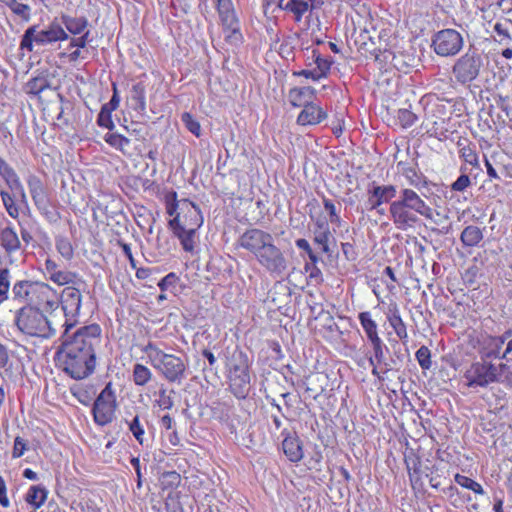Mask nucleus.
Wrapping results in <instances>:
<instances>
[{
	"label": "nucleus",
	"mask_w": 512,
	"mask_h": 512,
	"mask_svg": "<svg viewBox=\"0 0 512 512\" xmlns=\"http://www.w3.org/2000/svg\"><path fill=\"white\" fill-rule=\"evenodd\" d=\"M388 61H390L398 70H404L405 68L413 67L415 59L410 55L405 56L402 53L395 54L390 50L384 49L383 62Z\"/></svg>",
	"instance_id": "nucleus-30"
},
{
	"label": "nucleus",
	"mask_w": 512,
	"mask_h": 512,
	"mask_svg": "<svg viewBox=\"0 0 512 512\" xmlns=\"http://www.w3.org/2000/svg\"><path fill=\"white\" fill-rule=\"evenodd\" d=\"M181 121L185 125L188 131H190L196 137L201 135L200 123L188 112H184L181 115Z\"/></svg>",
	"instance_id": "nucleus-50"
},
{
	"label": "nucleus",
	"mask_w": 512,
	"mask_h": 512,
	"mask_svg": "<svg viewBox=\"0 0 512 512\" xmlns=\"http://www.w3.org/2000/svg\"><path fill=\"white\" fill-rule=\"evenodd\" d=\"M1 246L7 254L14 253L21 248L20 239L14 228L7 226L0 232Z\"/></svg>",
	"instance_id": "nucleus-25"
},
{
	"label": "nucleus",
	"mask_w": 512,
	"mask_h": 512,
	"mask_svg": "<svg viewBox=\"0 0 512 512\" xmlns=\"http://www.w3.org/2000/svg\"><path fill=\"white\" fill-rule=\"evenodd\" d=\"M181 205L189 207L188 214L190 217V223L186 224L187 228L197 231L203 224V216L201 214L200 208L188 199H183L181 201Z\"/></svg>",
	"instance_id": "nucleus-33"
},
{
	"label": "nucleus",
	"mask_w": 512,
	"mask_h": 512,
	"mask_svg": "<svg viewBox=\"0 0 512 512\" xmlns=\"http://www.w3.org/2000/svg\"><path fill=\"white\" fill-rule=\"evenodd\" d=\"M44 313L36 306L24 305L16 312L15 324L23 334L44 338L52 337L56 334V329Z\"/></svg>",
	"instance_id": "nucleus-3"
},
{
	"label": "nucleus",
	"mask_w": 512,
	"mask_h": 512,
	"mask_svg": "<svg viewBox=\"0 0 512 512\" xmlns=\"http://www.w3.org/2000/svg\"><path fill=\"white\" fill-rule=\"evenodd\" d=\"M10 289V270L8 268L0 269V304L8 299Z\"/></svg>",
	"instance_id": "nucleus-48"
},
{
	"label": "nucleus",
	"mask_w": 512,
	"mask_h": 512,
	"mask_svg": "<svg viewBox=\"0 0 512 512\" xmlns=\"http://www.w3.org/2000/svg\"><path fill=\"white\" fill-rule=\"evenodd\" d=\"M7 5L12 10V12L21 17L22 20L26 22L30 20L31 8L29 5L19 3L17 0H11Z\"/></svg>",
	"instance_id": "nucleus-51"
},
{
	"label": "nucleus",
	"mask_w": 512,
	"mask_h": 512,
	"mask_svg": "<svg viewBox=\"0 0 512 512\" xmlns=\"http://www.w3.org/2000/svg\"><path fill=\"white\" fill-rule=\"evenodd\" d=\"M384 49L381 47L380 36L376 40L367 31L360 34L359 51L365 57H373L376 61L383 62Z\"/></svg>",
	"instance_id": "nucleus-17"
},
{
	"label": "nucleus",
	"mask_w": 512,
	"mask_h": 512,
	"mask_svg": "<svg viewBox=\"0 0 512 512\" xmlns=\"http://www.w3.org/2000/svg\"><path fill=\"white\" fill-rule=\"evenodd\" d=\"M125 422L136 441L143 446L145 444V430L143 425L140 423L139 415H135L131 421L125 420Z\"/></svg>",
	"instance_id": "nucleus-43"
},
{
	"label": "nucleus",
	"mask_w": 512,
	"mask_h": 512,
	"mask_svg": "<svg viewBox=\"0 0 512 512\" xmlns=\"http://www.w3.org/2000/svg\"><path fill=\"white\" fill-rule=\"evenodd\" d=\"M509 335L505 341V348L503 349V360L506 362L512 361V328H508L503 332V335Z\"/></svg>",
	"instance_id": "nucleus-62"
},
{
	"label": "nucleus",
	"mask_w": 512,
	"mask_h": 512,
	"mask_svg": "<svg viewBox=\"0 0 512 512\" xmlns=\"http://www.w3.org/2000/svg\"><path fill=\"white\" fill-rule=\"evenodd\" d=\"M146 87L143 82H137L132 85L129 94L130 107L139 115H146Z\"/></svg>",
	"instance_id": "nucleus-23"
},
{
	"label": "nucleus",
	"mask_w": 512,
	"mask_h": 512,
	"mask_svg": "<svg viewBox=\"0 0 512 512\" xmlns=\"http://www.w3.org/2000/svg\"><path fill=\"white\" fill-rule=\"evenodd\" d=\"M27 184L35 206L43 204V202L49 198L47 189L41 179L36 175H30L27 179Z\"/></svg>",
	"instance_id": "nucleus-24"
},
{
	"label": "nucleus",
	"mask_w": 512,
	"mask_h": 512,
	"mask_svg": "<svg viewBox=\"0 0 512 512\" xmlns=\"http://www.w3.org/2000/svg\"><path fill=\"white\" fill-rule=\"evenodd\" d=\"M77 275L73 272L69 271H58L57 273H53L49 279L58 285H66L70 283H75V279Z\"/></svg>",
	"instance_id": "nucleus-52"
},
{
	"label": "nucleus",
	"mask_w": 512,
	"mask_h": 512,
	"mask_svg": "<svg viewBox=\"0 0 512 512\" xmlns=\"http://www.w3.org/2000/svg\"><path fill=\"white\" fill-rule=\"evenodd\" d=\"M463 44V37L458 31L443 29L433 35L431 47L438 56L450 57L458 54Z\"/></svg>",
	"instance_id": "nucleus-10"
},
{
	"label": "nucleus",
	"mask_w": 512,
	"mask_h": 512,
	"mask_svg": "<svg viewBox=\"0 0 512 512\" xmlns=\"http://www.w3.org/2000/svg\"><path fill=\"white\" fill-rule=\"evenodd\" d=\"M27 450V442L20 436H17L14 440V446L12 450V458H20Z\"/></svg>",
	"instance_id": "nucleus-64"
},
{
	"label": "nucleus",
	"mask_w": 512,
	"mask_h": 512,
	"mask_svg": "<svg viewBox=\"0 0 512 512\" xmlns=\"http://www.w3.org/2000/svg\"><path fill=\"white\" fill-rule=\"evenodd\" d=\"M398 167H402L401 172L409 181V183L415 187H419L421 184V175L418 173L416 167L408 166L403 162L398 163Z\"/></svg>",
	"instance_id": "nucleus-47"
},
{
	"label": "nucleus",
	"mask_w": 512,
	"mask_h": 512,
	"mask_svg": "<svg viewBox=\"0 0 512 512\" xmlns=\"http://www.w3.org/2000/svg\"><path fill=\"white\" fill-rule=\"evenodd\" d=\"M36 208L50 223H56L61 219L60 213L52 205L49 198L43 204L36 205Z\"/></svg>",
	"instance_id": "nucleus-42"
},
{
	"label": "nucleus",
	"mask_w": 512,
	"mask_h": 512,
	"mask_svg": "<svg viewBox=\"0 0 512 512\" xmlns=\"http://www.w3.org/2000/svg\"><path fill=\"white\" fill-rule=\"evenodd\" d=\"M229 389L238 399H245L251 390L250 361L246 353L235 349L228 360Z\"/></svg>",
	"instance_id": "nucleus-4"
},
{
	"label": "nucleus",
	"mask_w": 512,
	"mask_h": 512,
	"mask_svg": "<svg viewBox=\"0 0 512 512\" xmlns=\"http://www.w3.org/2000/svg\"><path fill=\"white\" fill-rule=\"evenodd\" d=\"M373 347L374 357L377 360L378 364H381L385 367V362H388V358L384 355V349L387 350V347L383 344L382 340L371 344Z\"/></svg>",
	"instance_id": "nucleus-60"
},
{
	"label": "nucleus",
	"mask_w": 512,
	"mask_h": 512,
	"mask_svg": "<svg viewBox=\"0 0 512 512\" xmlns=\"http://www.w3.org/2000/svg\"><path fill=\"white\" fill-rule=\"evenodd\" d=\"M133 382L137 386H145L152 378V373L148 367L143 364L136 363L133 366Z\"/></svg>",
	"instance_id": "nucleus-37"
},
{
	"label": "nucleus",
	"mask_w": 512,
	"mask_h": 512,
	"mask_svg": "<svg viewBox=\"0 0 512 512\" xmlns=\"http://www.w3.org/2000/svg\"><path fill=\"white\" fill-rule=\"evenodd\" d=\"M162 478L166 487H177L181 481V476L176 471L164 472Z\"/></svg>",
	"instance_id": "nucleus-61"
},
{
	"label": "nucleus",
	"mask_w": 512,
	"mask_h": 512,
	"mask_svg": "<svg viewBox=\"0 0 512 512\" xmlns=\"http://www.w3.org/2000/svg\"><path fill=\"white\" fill-rule=\"evenodd\" d=\"M0 197L8 215L14 219L19 216V207L16 205L14 197L5 190L0 191Z\"/></svg>",
	"instance_id": "nucleus-45"
},
{
	"label": "nucleus",
	"mask_w": 512,
	"mask_h": 512,
	"mask_svg": "<svg viewBox=\"0 0 512 512\" xmlns=\"http://www.w3.org/2000/svg\"><path fill=\"white\" fill-rule=\"evenodd\" d=\"M56 249L57 251L67 260L71 259L73 256V247L70 241L66 237H57L56 238Z\"/></svg>",
	"instance_id": "nucleus-54"
},
{
	"label": "nucleus",
	"mask_w": 512,
	"mask_h": 512,
	"mask_svg": "<svg viewBox=\"0 0 512 512\" xmlns=\"http://www.w3.org/2000/svg\"><path fill=\"white\" fill-rule=\"evenodd\" d=\"M196 232V230L190 228H186L180 233L176 232V237L180 240V243L184 251H194Z\"/></svg>",
	"instance_id": "nucleus-41"
},
{
	"label": "nucleus",
	"mask_w": 512,
	"mask_h": 512,
	"mask_svg": "<svg viewBox=\"0 0 512 512\" xmlns=\"http://www.w3.org/2000/svg\"><path fill=\"white\" fill-rule=\"evenodd\" d=\"M54 76L48 70H41L37 75L31 78L25 85L26 93L39 95L46 89H52V79ZM53 89H57L53 87Z\"/></svg>",
	"instance_id": "nucleus-19"
},
{
	"label": "nucleus",
	"mask_w": 512,
	"mask_h": 512,
	"mask_svg": "<svg viewBox=\"0 0 512 512\" xmlns=\"http://www.w3.org/2000/svg\"><path fill=\"white\" fill-rule=\"evenodd\" d=\"M153 367L169 382L180 384L185 378L186 364L175 355L158 352Z\"/></svg>",
	"instance_id": "nucleus-11"
},
{
	"label": "nucleus",
	"mask_w": 512,
	"mask_h": 512,
	"mask_svg": "<svg viewBox=\"0 0 512 512\" xmlns=\"http://www.w3.org/2000/svg\"><path fill=\"white\" fill-rule=\"evenodd\" d=\"M216 3L223 28L231 32L228 38H234L236 40L241 39L239 22L233 9L232 1L216 0Z\"/></svg>",
	"instance_id": "nucleus-15"
},
{
	"label": "nucleus",
	"mask_w": 512,
	"mask_h": 512,
	"mask_svg": "<svg viewBox=\"0 0 512 512\" xmlns=\"http://www.w3.org/2000/svg\"><path fill=\"white\" fill-rule=\"evenodd\" d=\"M322 201H323L324 209L328 212L329 222L332 224H335L337 226H340L341 225V217L339 215V210H340L341 205L338 203V207H337L336 204L332 200L326 198L324 195L322 196Z\"/></svg>",
	"instance_id": "nucleus-44"
},
{
	"label": "nucleus",
	"mask_w": 512,
	"mask_h": 512,
	"mask_svg": "<svg viewBox=\"0 0 512 512\" xmlns=\"http://www.w3.org/2000/svg\"><path fill=\"white\" fill-rule=\"evenodd\" d=\"M484 230L485 228H480L472 224L466 226L460 235L461 243L464 247L478 246L484 238Z\"/></svg>",
	"instance_id": "nucleus-26"
},
{
	"label": "nucleus",
	"mask_w": 512,
	"mask_h": 512,
	"mask_svg": "<svg viewBox=\"0 0 512 512\" xmlns=\"http://www.w3.org/2000/svg\"><path fill=\"white\" fill-rule=\"evenodd\" d=\"M165 509L167 512H184L178 494H168L165 500Z\"/></svg>",
	"instance_id": "nucleus-56"
},
{
	"label": "nucleus",
	"mask_w": 512,
	"mask_h": 512,
	"mask_svg": "<svg viewBox=\"0 0 512 512\" xmlns=\"http://www.w3.org/2000/svg\"><path fill=\"white\" fill-rule=\"evenodd\" d=\"M389 213L397 228L405 230L413 227L421 215L428 220H434V210L412 189L405 188L397 200L391 202Z\"/></svg>",
	"instance_id": "nucleus-2"
},
{
	"label": "nucleus",
	"mask_w": 512,
	"mask_h": 512,
	"mask_svg": "<svg viewBox=\"0 0 512 512\" xmlns=\"http://www.w3.org/2000/svg\"><path fill=\"white\" fill-rule=\"evenodd\" d=\"M118 408L117 397L112 383L108 382L92 403L93 420L98 426H106L115 418Z\"/></svg>",
	"instance_id": "nucleus-7"
},
{
	"label": "nucleus",
	"mask_w": 512,
	"mask_h": 512,
	"mask_svg": "<svg viewBox=\"0 0 512 512\" xmlns=\"http://www.w3.org/2000/svg\"><path fill=\"white\" fill-rule=\"evenodd\" d=\"M363 330L371 344L380 341L377 331V323L372 319L371 313L368 311L361 312L358 315Z\"/></svg>",
	"instance_id": "nucleus-28"
},
{
	"label": "nucleus",
	"mask_w": 512,
	"mask_h": 512,
	"mask_svg": "<svg viewBox=\"0 0 512 512\" xmlns=\"http://www.w3.org/2000/svg\"><path fill=\"white\" fill-rule=\"evenodd\" d=\"M178 280V276L174 272H170L160 280L158 287L161 291H166L170 287H175Z\"/></svg>",
	"instance_id": "nucleus-63"
},
{
	"label": "nucleus",
	"mask_w": 512,
	"mask_h": 512,
	"mask_svg": "<svg viewBox=\"0 0 512 512\" xmlns=\"http://www.w3.org/2000/svg\"><path fill=\"white\" fill-rule=\"evenodd\" d=\"M113 110H110L108 106L106 107L104 104L101 107V110L97 117V124L100 127H104L109 129L110 131L115 128V124L112 120V114Z\"/></svg>",
	"instance_id": "nucleus-49"
},
{
	"label": "nucleus",
	"mask_w": 512,
	"mask_h": 512,
	"mask_svg": "<svg viewBox=\"0 0 512 512\" xmlns=\"http://www.w3.org/2000/svg\"><path fill=\"white\" fill-rule=\"evenodd\" d=\"M388 321H389L390 325L392 326V328L394 329L396 335L400 339H402V340L407 339V337H408L407 328L399 314L397 307H394V309L389 310Z\"/></svg>",
	"instance_id": "nucleus-34"
},
{
	"label": "nucleus",
	"mask_w": 512,
	"mask_h": 512,
	"mask_svg": "<svg viewBox=\"0 0 512 512\" xmlns=\"http://www.w3.org/2000/svg\"><path fill=\"white\" fill-rule=\"evenodd\" d=\"M71 393L74 397L77 398V400L81 404H83L85 406H88L91 404L92 393L87 388H84L81 386H76V387L71 388Z\"/></svg>",
	"instance_id": "nucleus-55"
},
{
	"label": "nucleus",
	"mask_w": 512,
	"mask_h": 512,
	"mask_svg": "<svg viewBox=\"0 0 512 512\" xmlns=\"http://www.w3.org/2000/svg\"><path fill=\"white\" fill-rule=\"evenodd\" d=\"M392 348L393 353L388 358V362H385L384 372H388L390 370H399L407 356V350L403 351L397 341L392 345Z\"/></svg>",
	"instance_id": "nucleus-31"
},
{
	"label": "nucleus",
	"mask_w": 512,
	"mask_h": 512,
	"mask_svg": "<svg viewBox=\"0 0 512 512\" xmlns=\"http://www.w3.org/2000/svg\"><path fill=\"white\" fill-rule=\"evenodd\" d=\"M273 240L270 233L258 228H251L239 237L238 245L257 257V254L261 253L262 249Z\"/></svg>",
	"instance_id": "nucleus-14"
},
{
	"label": "nucleus",
	"mask_w": 512,
	"mask_h": 512,
	"mask_svg": "<svg viewBox=\"0 0 512 512\" xmlns=\"http://www.w3.org/2000/svg\"><path fill=\"white\" fill-rule=\"evenodd\" d=\"M486 65V57L476 48H469L455 61L451 72L456 83L469 87L480 77Z\"/></svg>",
	"instance_id": "nucleus-6"
},
{
	"label": "nucleus",
	"mask_w": 512,
	"mask_h": 512,
	"mask_svg": "<svg viewBox=\"0 0 512 512\" xmlns=\"http://www.w3.org/2000/svg\"><path fill=\"white\" fill-rule=\"evenodd\" d=\"M47 496L48 490L43 485H33L28 489L25 501L37 510L45 503Z\"/></svg>",
	"instance_id": "nucleus-27"
},
{
	"label": "nucleus",
	"mask_w": 512,
	"mask_h": 512,
	"mask_svg": "<svg viewBox=\"0 0 512 512\" xmlns=\"http://www.w3.org/2000/svg\"><path fill=\"white\" fill-rule=\"evenodd\" d=\"M327 118V113L315 103L303 106L297 117V123L302 126L317 125Z\"/></svg>",
	"instance_id": "nucleus-18"
},
{
	"label": "nucleus",
	"mask_w": 512,
	"mask_h": 512,
	"mask_svg": "<svg viewBox=\"0 0 512 512\" xmlns=\"http://www.w3.org/2000/svg\"><path fill=\"white\" fill-rule=\"evenodd\" d=\"M374 190V196H376L379 202L382 204L390 203L397 195V188L394 185H375L372 186Z\"/></svg>",
	"instance_id": "nucleus-35"
},
{
	"label": "nucleus",
	"mask_w": 512,
	"mask_h": 512,
	"mask_svg": "<svg viewBox=\"0 0 512 512\" xmlns=\"http://www.w3.org/2000/svg\"><path fill=\"white\" fill-rule=\"evenodd\" d=\"M30 305L36 306L45 313L53 312L59 306V295L47 283L37 281Z\"/></svg>",
	"instance_id": "nucleus-13"
},
{
	"label": "nucleus",
	"mask_w": 512,
	"mask_h": 512,
	"mask_svg": "<svg viewBox=\"0 0 512 512\" xmlns=\"http://www.w3.org/2000/svg\"><path fill=\"white\" fill-rule=\"evenodd\" d=\"M313 242L318 245L321 249V251L325 254H327L329 257L331 256V249H330V243L336 242L335 238L333 237L331 232L326 233H317L313 232Z\"/></svg>",
	"instance_id": "nucleus-39"
},
{
	"label": "nucleus",
	"mask_w": 512,
	"mask_h": 512,
	"mask_svg": "<svg viewBox=\"0 0 512 512\" xmlns=\"http://www.w3.org/2000/svg\"><path fill=\"white\" fill-rule=\"evenodd\" d=\"M0 175L9 187H19L20 179L14 169L0 157Z\"/></svg>",
	"instance_id": "nucleus-36"
},
{
	"label": "nucleus",
	"mask_w": 512,
	"mask_h": 512,
	"mask_svg": "<svg viewBox=\"0 0 512 512\" xmlns=\"http://www.w3.org/2000/svg\"><path fill=\"white\" fill-rule=\"evenodd\" d=\"M308 9L309 5L305 0H289L285 4V11L293 13L297 22L301 21Z\"/></svg>",
	"instance_id": "nucleus-40"
},
{
	"label": "nucleus",
	"mask_w": 512,
	"mask_h": 512,
	"mask_svg": "<svg viewBox=\"0 0 512 512\" xmlns=\"http://www.w3.org/2000/svg\"><path fill=\"white\" fill-rule=\"evenodd\" d=\"M282 449L286 457L291 462H299L303 458L302 442L297 435L287 433L282 441Z\"/></svg>",
	"instance_id": "nucleus-21"
},
{
	"label": "nucleus",
	"mask_w": 512,
	"mask_h": 512,
	"mask_svg": "<svg viewBox=\"0 0 512 512\" xmlns=\"http://www.w3.org/2000/svg\"><path fill=\"white\" fill-rule=\"evenodd\" d=\"M405 464L408 471L409 479L413 488L422 485L421 482V459L415 455L405 457Z\"/></svg>",
	"instance_id": "nucleus-29"
},
{
	"label": "nucleus",
	"mask_w": 512,
	"mask_h": 512,
	"mask_svg": "<svg viewBox=\"0 0 512 512\" xmlns=\"http://www.w3.org/2000/svg\"><path fill=\"white\" fill-rule=\"evenodd\" d=\"M494 31L498 35V42L501 45L510 46V44L512 43V37L509 33L508 28L504 27L502 23H496L494 25Z\"/></svg>",
	"instance_id": "nucleus-58"
},
{
	"label": "nucleus",
	"mask_w": 512,
	"mask_h": 512,
	"mask_svg": "<svg viewBox=\"0 0 512 512\" xmlns=\"http://www.w3.org/2000/svg\"><path fill=\"white\" fill-rule=\"evenodd\" d=\"M68 38L69 35L61 23L57 18H54L47 26L32 25L28 27L21 37L20 49L33 52L34 45L46 46Z\"/></svg>",
	"instance_id": "nucleus-5"
},
{
	"label": "nucleus",
	"mask_w": 512,
	"mask_h": 512,
	"mask_svg": "<svg viewBox=\"0 0 512 512\" xmlns=\"http://www.w3.org/2000/svg\"><path fill=\"white\" fill-rule=\"evenodd\" d=\"M60 23L65 25L66 29L74 35L83 33L88 26V20L85 17H71L68 15H62Z\"/></svg>",
	"instance_id": "nucleus-32"
},
{
	"label": "nucleus",
	"mask_w": 512,
	"mask_h": 512,
	"mask_svg": "<svg viewBox=\"0 0 512 512\" xmlns=\"http://www.w3.org/2000/svg\"><path fill=\"white\" fill-rule=\"evenodd\" d=\"M471 185L470 177L467 174H461L452 184L451 190L463 192Z\"/></svg>",
	"instance_id": "nucleus-59"
},
{
	"label": "nucleus",
	"mask_w": 512,
	"mask_h": 512,
	"mask_svg": "<svg viewBox=\"0 0 512 512\" xmlns=\"http://www.w3.org/2000/svg\"><path fill=\"white\" fill-rule=\"evenodd\" d=\"M313 57L315 58L314 59V62L316 64L315 69H317V73L320 76V78L327 77L329 70L331 68V65L333 63L332 60L323 58L317 50H313Z\"/></svg>",
	"instance_id": "nucleus-46"
},
{
	"label": "nucleus",
	"mask_w": 512,
	"mask_h": 512,
	"mask_svg": "<svg viewBox=\"0 0 512 512\" xmlns=\"http://www.w3.org/2000/svg\"><path fill=\"white\" fill-rule=\"evenodd\" d=\"M81 303L82 295L79 289L72 286L63 289L59 296V304L65 316V322L62 325L65 327V334L78 323Z\"/></svg>",
	"instance_id": "nucleus-9"
},
{
	"label": "nucleus",
	"mask_w": 512,
	"mask_h": 512,
	"mask_svg": "<svg viewBox=\"0 0 512 512\" xmlns=\"http://www.w3.org/2000/svg\"><path fill=\"white\" fill-rule=\"evenodd\" d=\"M259 264L269 273L281 276L287 270L288 261L284 253L274 245V241L267 244L256 257Z\"/></svg>",
	"instance_id": "nucleus-12"
},
{
	"label": "nucleus",
	"mask_w": 512,
	"mask_h": 512,
	"mask_svg": "<svg viewBox=\"0 0 512 512\" xmlns=\"http://www.w3.org/2000/svg\"><path fill=\"white\" fill-rule=\"evenodd\" d=\"M60 353L63 354V371L73 379L90 376L96 367V349L101 344V327L90 324L79 328L72 336L65 332Z\"/></svg>",
	"instance_id": "nucleus-1"
},
{
	"label": "nucleus",
	"mask_w": 512,
	"mask_h": 512,
	"mask_svg": "<svg viewBox=\"0 0 512 512\" xmlns=\"http://www.w3.org/2000/svg\"><path fill=\"white\" fill-rule=\"evenodd\" d=\"M316 90L311 86L294 87L289 90L288 100L293 107H301L313 103Z\"/></svg>",
	"instance_id": "nucleus-22"
},
{
	"label": "nucleus",
	"mask_w": 512,
	"mask_h": 512,
	"mask_svg": "<svg viewBox=\"0 0 512 512\" xmlns=\"http://www.w3.org/2000/svg\"><path fill=\"white\" fill-rule=\"evenodd\" d=\"M509 337L503 335H486L482 338L480 342L479 354L480 359L482 360H490V359H499L503 360V346L505 341Z\"/></svg>",
	"instance_id": "nucleus-16"
},
{
	"label": "nucleus",
	"mask_w": 512,
	"mask_h": 512,
	"mask_svg": "<svg viewBox=\"0 0 512 512\" xmlns=\"http://www.w3.org/2000/svg\"><path fill=\"white\" fill-rule=\"evenodd\" d=\"M415 356L422 369L427 370L431 368V352L427 346H421L416 351Z\"/></svg>",
	"instance_id": "nucleus-53"
},
{
	"label": "nucleus",
	"mask_w": 512,
	"mask_h": 512,
	"mask_svg": "<svg viewBox=\"0 0 512 512\" xmlns=\"http://www.w3.org/2000/svg\"><path fill=\"white\" fill-rule=\"evenodd\" d=\"M104 140L111 147L121 151L123 154L126 153V148L130 145V140L118 133H106Z\"/></svg>",
	"instance_id": "nucleus-38"
},
{
	"label": "nucleus",
	"mask_w": 512,
	"mask_h": 512,
	"mask_svg": "<svg viewBox=\"0 0 512 512\" xmlns=\"http://www.w3.org/2000/svg\"><path fill=\"white\" fill-rule=\"evenodd\" d=\"M397 118L403 128L412 126L417 120V116L408 109H400Z\"/></svg>",
	"instance_id": "nucleus-57"
},
{
	"label": "nucleus",
	"mask_w": 512,
	"mask_h": 512,
	"mask_svg": "<svg viewBox=\"0 0 512 512\" xmlns=\"http://www.w3.org/2000/svg\"><path fill=\"white\" fill-rule=\"evenodd\" d=\"M464 377L470 388H486L492 383L500 382L498 368L491 361L480 360L473 362L465 371Z\"/></svg>",
	"instance_id": "nucleus-8"
},
{
	"label": "nucleus",
	"mask_w": 512,
	"mask_h": 512,
	"mask_svg": "<svg viewBox=\"0 0 512 512\" xmlns=\"http://www.w3.org/2000/svg\"><path fill=\"white\" fill-rule=\"evenodd\" d=\"M37 281L20 280L12 287V298L14 301L30 305L36 288Z\"/></svg>",
	"instance_id": "nucleus-20"
}]
</instances>
